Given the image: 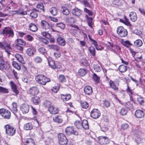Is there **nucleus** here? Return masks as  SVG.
Returning a JSON list of instances; mask_svg holds the SVG:
<instances>
[{
    "instance_id": "nucleus-30",
    "label": "nucleus",
    "mask_w": 145,
    "mask_h": 145,
    "mask_svg": "<svg viewBox=\"0 0 145 145\" xmlns=\"http://www.w3.org/2000/svg\"><path fill=\"white\" fill-rule=\"evenodd\" d=\"M72 14L77 16H79L81 14V10L78 8H75L72 10Z\"/></svg>"
},
{
    "instance_id": "nucleus-57",
    "label": "nucleus",
    "mask_w": 145,
    "mask_h": 145,
    "mask_svg": "<svg viewBox=\"0 0 145 145\" xmlns=\"http://www.w3.org/2000/svg\"><path fill=\"white\" fill-rule=\"evenodd\" d=\"M14 12H15L14 14H16L17 13L20 14L22 15H25L27 14V12L25 11H21L20 10H18L17 11H14Z\"/></svg>"
},
{
    "instance_id": "nucleus-10",
    "label": "nucleus",
    "mask_w": 145,
    "mask_h": 145,
    "mask_svg": "<svg viewBox=\"0 0 145 145\" xmlns=\"http://www.w3.org/2000/svg\"><path fill=\"white\" fill-rule=\"evenodd\" d=\"M101 115L100 111L97 109H93L91 112V116L94 119L98 118Z\"/></svg>"
},
{
    "instance_id": "nucleus-21",
    "label": "nucleus",
    "mask_w": 145,
    "mask_h": 145,
    "mask_svg": "<svg viewBox=\"0 0 145 145\" xmlns=\"http://www.w3.org/2000/svg\"><path fill=\"white\" fill-rule=\"evenodd\" d=\"M53 121L57 123H61L63 121V120L61 116H56L53 117Z\"/></svg>"
},
{
    "instance_id": "nucleus-18",
    "label": "nucleus",
    "mask_w": 145,
    "mask_h": 145,
    "mask_svg": "<svg viewBox=\"0 0 145 145\" xmlns=\"http://www.w3.org/2000/svg\"><path fill=\"white\" fill-rule=\"evenodd\" d=\"M25 145H35L34 140L32 138H27L25 140Z\"/></svg>"
},
{
    "instance_id": "nucleus-25",
    "label": "nucleus",
    "mask_w": 145,
    "mask_h": 145,
    "mask_svg": "<svg viewBox=\"0 0 145 145\" xmlns=\"http://www.w3.org/2000/svg\"><path fill=\"white\" fill-rule=\"evenodd\" d=\"M93 68L94 70L97 72L100 71L102 69V67L99 64L95 63L93 64Z\"/></svg>"
},
{
    "instance_id": "nucleus-64",
    "label": "nucleus",
    "mask_w": 145,
    "mask_h": 145,
    "mask_svg": "<svg viewBox=\"0 0 145 145\" xmlns=\"http://www.w3.org/2000/svg\"><path fill=\"white\" fill-rule=\"evenodd\" d=\"M103 105L106 107L108 108L110 105V103L108 100H105L104 101Z\"/></svg>"
},
{
    "instance_id": "nucleus-27",
    "label": "nucleus",
    "mask_w": 145,
    "mask_h": 145,
    "mask_svg": "<svg viewBox=\"0 0 145 145\" xmlns=\"http://www.w3.org/2000/svg\"><path fill=\"white\" fill-rule=\"evenodd\" d=\"M31 100L35 105L38 104L40 101V98L38 96H35L32 97Z\"/></svg>"
},
{
    "instance_id": "nucleus-24",
    "label": "nucleus",
    "mask_w": 145,
    "mask_h": 145,
    "mask_svg": "<svg viewBox=\"0 0 145 145\" xmlns=\"http://www.w3.org/2000/svg\"><path fill=\"white\" fill-rule=\"evenodd\" d=\"M39 10H36L35 9H34L30 14V16L33 18H36L38 16V13L37 12H39Z\"/></svg>"
},
{
    "instance_id": "nucleus-17",
    "label": "nucleus",
    "mask_w": 145,
    "mask_h": 145,
    "mask_svg": "<svg viewBox=\"0 0 145 145\" xmlns=\"http://www.w3.org/2000/svg\"><path fill=\"white\" fill-rule=\"evenodd\" d=\"M41 24L42 28L45 30L49 29L50 27V24L44 20L41 21Z\"/></svg>"
},
{
    "instance_id": "nucleus-6",
    "label": "nucleus",
    "mask_w": 145,
    "mask_h": 145,
    "mask_svg": "<svg viewBox=\"0 0 145 145\" xmlns=\"http://www.w3.org/2000/svg\"><path fill=\"white\" fill-rule=\"evenodd\" d=\"M117 33L119 36L121 37H125L127 35V30L124 29L122 26H120L118 27Z\"/></svg>"
},
{
    "instance_id": "nucleus-22",
    "label": "nucleus",
    "mask_w": 145,
    "mask_h": 145,
    "mask_svg": "<svg viewBox=\"0 0 145 145\" xmlns=\"http://www.w3.org/2000/svg\"><path fill=\"white\" fill-rule=\"evenodd\" d=\"M33 125L31 123H28L25 124L24 126V129L26 130H29L32 129Z\"/></svg>"
},
{
    "instance_id": "nucleus-40",
    "label": "nucleus",
    "mask_w": 145,
    "mask_h": 145,
    "mask_svg": "<svg viewBox=\"0 0 145 145\" xmlns=\"http://www.w3.org/2000/svg\"><path fill=\"white\" fill-rule=\"evenodd\" d=\"M134 44L137 46L140 47L142 45V42L140 40L138 39L134 42Z\"/></svg>"
},
{
    "instance_id": "nucleus-7",
    "label": "nucleus",
    "mask_w": 145,
    "mask_h": 145,
    "mask_svg": "<svg viewBox=\"0 0 145 145\" xmlns=\"http://www.w3.org/2000/svg\"><path fill=\"white\" fill-rule=\"evenodd\" d=\"M0 114L5 119H9L11 116L10 111L4 108L0 109Z\"/></svg>"
},
{
    "instance_id": "nucleus-36",
    "label": "nucleus",
    "mask_w": 145,
    "mask_h": 145,
    "mask_svg": "<svg viewBox=\"0 0 145 145\" xmlns=\"http://www.w3.org/2000/svg\"><path fill=\"white\" fill-rule=\"evenodd\" d=\"M109 84L111 87L114 90H116L118 89V88L116 87L113 81L110 80L109 81Z\"/></svg>"
},
{
    "instance_id": "nucleus-52",
    "label": "nucleus",
    "mask_w": 145,
    "mask_h": 145,
    "mask_svg": "<svg viewBox=\"0 0 145 145\" xmlns=\"http://www.w3.org/2000/svg\"><path fill=\"white\" fill-rule=\"evenodd\" d=\"M49 65L53 69L56 68V65L54 61L53 60H50L48 61Z\"/></svg>"
},
{
    "instance_id": "nucleus-60",
    "label": "nucleus",
    "mask_w": 145,
    "mask_h": 145,
    "mask_svg": "<svg viewBox=\"0 0 145 145\" xmlns=\"http://www.w3.org/2000/svg\"><path fill=\"white\" fill-rule=\"evenodd\" d=\"M101 130L103 132L107 131L108 129L107 126L106 125H103L101 126Z\"/></svg>"
},
{
    "instance_id": "nucleus-39",
    "label": "nucleus",
    "mask_w": 145,
    "mask_h": 145,
    "mask_svg": "<svg viewBox=\"0 0 145 145\" xmlns=\"http://www.w3.org/2000/svg\"><path fill=\"white\" fill-rule=\"evenodd\" d=\"M89 50L91 54L93 56H95V50L94 47L92 46H90L89 48Z\"/></svg>"
},
{
    "instance_id": "nucleus-43",
    "label": "nucleus",
    "mask_w": 145,
    "mask_h": 145,
    "mask_svg": "<svg viewBox=\"0 0 145 145\" xmlns=\"http://www.w3.org/2000/svg\"><path fill=\"white\" fill-rule=\"evenodd\" d=\"M0 92L3 93H8L9 91L8 89L0 86Z\"/></svg>"
},
{
    "instance_id": "nucleus-38",
    "label": "nucleus",
    "mask_w": 145,
    "mask_h": 145,
    "mask_svg": "<svg viewBox=\"0 0 145 145\" xmlns=\"http://www.w3.org/2000/svg\"><path fill=\"white\" fill-rule=\"evenodd\" d=\"M74 125L78 129H81L82 128V123L79 120L76 121L74 123Z\"/></svg>"
},
{
    "instance_id": "nucleus-59",
    "label": "nucleus",
    "mask_w": 145,
    "mask_h": 145,
    "mask_svg": "<svg viewBox=\"0 0 145 145\" xmlns=\"http://www.w3.org/2000/svg\"><path fill=\"white\" fill-rule=\"evenodd\" d=\"M110 50L111 51L115 52L116 50H121V48L118 45H114L113 48H110Z\"/></svg>"
},
{
    "instance_id": "nucleus-45",
    "label": "nucleus",
    "mask_w": 145,
    "mask_h": 145,
    "mask_svg": "<svg viewBox=\"0 0 145 145\" xmlns=\"http://www.w3.org/2000/svg\"><path fill=\"white\" fill-rule=\"evenodd\" d=\"M34 60L36 63H41L42 59L40 57L37 56L34 59Z\"/></svg>"
},
{
    "instance_id": "nucleus-8",
    "label": "nucleus",
    "mask_w": 145,
    "mask_h": 145,
    "mask_svg": "<svg viewBox=\"0 0 145 145\" xmlns=\"http://www.w3.org/2000/svg\"><path fill=\"white\" fill-rule=\"evenodd\" d=\"M98 138L99 143L101 145H106L109 142V140L106 137L99 136L98 137Z\"/></svg>"
},
{
    "instance_id": "nucleus-44",
    "label": "nucleus",
    "mask_w": 145,
    "mask_h": 145,
    "mask_svg": "<svg viewBox=\"0 0 145 145\" xmlns=\"http://www.w3.org/2000/svg\"><path fill=\"white\" fill-rule=\"evenodd\" d=\"M38 51L40 53L44 55H45L46 54V51L44 48H40L38 49Z\"/></svg>"
},
{
    "instance_id": "nucleus-31",
    "label": "nucleus",
    "mask_w": 145,
    "mask_h": 145,
    "mask_svg": "<svg viewBox=\"0 0 145 145\" xmlns=\"http://www.w3.org/2000/svg\"><path fill=\"white\" fill-rule=\"evenodd\" d=\"M57 41L58 44L62 46H64L65 44V42L64 40L61 37H58L57 39Z\"/></svg>"
},
{
    "instance_id": "nucleus-34",
    "label": "nucleus",
    "mask_w": 145,
    "mask_h": 145,
    "mask_svg": "<svg viewBox=\"0 0 145 145\" xmlns=\"http://www.w3.org/2000/svg\"><path fill=\"white\" fill-rule=\"evenodd\" d=\"M50 13L54 16L56 15L58 12L57 8L55 7H52L50 9Z\"/></svg>"
},
{
    "instance_id": "nucleus-12",
    "label": "nucleus",
    "mask_w": 145,
    "mask_h": 145,
    "mask_svg": "<svg viewBox=\"0 0 145 145\" xmlns=\"http://www.w3.org/2000/svg\"><path fill=\"white\" fill-rule=\"evenodd\" d=\"M135 116L137 118H142L144 115L143 111L140 110H137L135 112Z\"/></svg>"
},
{
    "instance_id": "nucleus-42",
    "label": "nucleus",
    "mask_w": 145,
    "mask_h": 145,
    "mask_svg": "<svg viewBox=\"0 0 145 145\" xmlns=\"http://www.w3.org/2000/svg\"><path fill=\"white\" fill-rule=\"evenodd\" d=\"M93 79L94 81L97 83L99 82L100 78L95 73L93 74Z\"/></svg>"
},
{
    "instance_id": "nucleus-37",
    "label": "nucleus",
    "mask_w": 145,
    "mask_h": 145,
    "mask_svg": "<svg viewBox=\"0 0 145 145\" xmlns=\"http://www.w3.org/2000/svg\"><path fill=\"white\" fill-rule=\"evenodd\" d=\"M15 57L21 63H24V61L23 59L20 55L19 54H16L15 55Z\"/></svg>"
},
{
    "instance_id": "nucleus-29",
    "label": "nucleus",
    "mask_w": 145,
    "mask_h": 145,
    "mask_svg": "<svg viewBox=\"0 0 145 145\" xmlns=\"http://www.w3.org/2000/svg\"><path fill=\"white\" fill-rule=\"evenodd\" d=\"M80 104L81 106L83 108L86 109L89 106V104L88 103L85 101H81Z\"/></svg>"
},
{
    "instance_id": "nucleus-14",
    "label": "nucleus",
    "mask_w": 145,
    "mask_h": 145,
    "mask_svg": "<svg viewBox=\"0 0 145 145\" xmlns=\"http://www.w3.org/2000/svg\"><path fill=\"white\" fill-rule=\"evenodd\" d=\"M84 91L85 93L87 95H91L93 92L92 88L89 86H86L84 88Z\"/></svg>"
},
{
    "instance_id": "nucleus-50",
    "label": "nucleus",
    "mask_w": 145,
    "mask_h": 145,
    "mask_svg": "<svg viewBox=\"0 0 145 145\" xmlns=\"http://www.w3.org/2000/svg\"><path fill=\"white\" fill-rule=\"evenodd\" d=\"M62 8L63 10H62V12L64 15H67L69 14V10L66 7H63Z\"/></svg>"
},
{
    "instance_id": "nucleus-48",
    "label": "nucleus",
    "mask_w": 145,
    "mask_h": 145,
    "mask_svg": "<svg viewBox=\"0 0 145 145\" xmlns=\"http://www.w3.org/2000/svg\"><path fill=\"white\" fill-rule=\"evenodd\" d=\"M12 64L13 66L18 70H20L21 69V67L18 64L16 61H13L12 62Z\"/></svg>"
},
{
    "instance_id": "nucleus-5",
    "label": "nucleus",
    "mask_w": 145,
    "mask_h": 145,
    "mask_svg": "<svg viewBox=\"0 0 145 145\" xmlns=\"http://www.w3.org/2000/svg\"><path fill=\"white\" fill-rule=\"evenodd\" d=\"M0 48L4 50L8 54H10L9 50L11 49L10 44L8 43L6 41L0 42Z\"/></svg>"
},
{
    "instance_id": "nucleus-47",
    "label": "nucleus",
    "mask_w": 145,
    "mask_h": 145,
    "mask_svg": "<svg viewBox=\"0 0 145 145\" xmlns=\"http://www.w3.org/2000/svg\"><path fill=\"white\" fill-rule=\"evenodd\" d=\"M16 41L17 42V44H18L19 45H25V42L22 39H16Z\"/></svg>"
},
{
    "instance_id": "nucleus-62",
    "label": "nucleus",
    "mask_w": 145,
    "mask_h": 145,
    "mask_svg": "<svg viewBox=\"0 0 145 145\" xmlns=\"http://www.w3.org/2000/svg\"><path fill=\"white\" fill-rule=\"evenodd\" d=\"M37 7L38 8H39L42 10L44 12V5L42 3L38 4L37 5Z\"/></svg>"
},
{
    "instance_id": "nucleus-41",
    "label": "nucleus",
    "mask_w": 145,
    "mask_h": 145,
    "mask_svg": "<svg viewBox=\"0 0 145 145\" xmlns=\"http://www.w3.org/2000/svg\"><path fill=\"white\" fill-rule=\"evenodd\" d=\"M86 73V71L85 69H80L78 71V74L79 75L81 76H83L85 75Z\"/></svg>"
},
{
    "instance_id": "nucleus-20",
    "label": "nucleus",
    "mask_w": 145,
    "mask_h": 145,
    "mask_svg": "<svg viewBox=\"0 0 145 145\" xmlns=\"http://www.w3.org/2000/svg\"><path fill=\"white\" fill-rule=\"evenodd\" d=\"M35 51V49L34 48L30 47L27 49L26 52L29 56H31L34 54Z\"/></svg>"
},
{
    "instance_id": "nucleus-28",
    "label": "nucleus",
    "mask_w": 145,
    "mask_h": 145,
    "mask_svg": "<svg viewBox=\"0 0 145 145\" xmlns=\"http://www.w3.org/2000/svg\"><path fill=\"white\" fill-rule=\"evenodd\" d=\"M1 65H2L4 68L3 69H5L8 70L9 69L10 67L8 63H5V61L3 60H1Z\"/></svg>"
},
{
    "instance_id": "nucleus-2",
    "label": "nucleus",
    "mask_w": 145,
    "mask_h": 145,
    "mask_svg": "<svg viewBox=\"0 0 145 145\" xmlns=\"http://www.w3.org/2000/svg\"><path fill=\"white\" fill-rule=\"evenodd\" d=\"M1 35H5L8 36V37L12 38L14 35V31L13 29L9 27H5L3 30L2 32L1 33Z\"/></svg>"
},
{
    "instance_id": "nucleus-13",
    "label": "nucleus",
    "mask_w": 145,
    "mask_h": 145,
    "mask_svg": "<svg viewBox=\"0 0 145 145\" xmlns=\"http://www.w3.org/2000/svg\"><path fill=\"white\" fill-rule=\"evenodd\" d=\"M39 91L36 87H33L31 88L29 90V93L32 95H37L39 93Z\"/></svg>"
},
{
    "instance_id": "nucleus-33",
    "label": "nucleus",
    "mask_w": 145,
    "mask_h": 145,
    "mask_svg": "<svg viewBox=\"0 0 145 145\" xmlns=\"http://www.w3.org/2000/svg\"><path fill=\"white\" fill-rule=\"evenodd\" d=\"M17 105L15 102H13L12 104V109L13 113L15 114L18 111Z\"/></svg>"
},
{
    "instance_id": "nucleus-19",
    "label": "nucleus",
    "mask_w": 145,
    "mask_h": 145,
    "mask_svg": "<svg viewBox=\"0 0 145 145\" xmlns=\"http://www.w3.org/2000/svg\"><path fill=\"white\" fill-rule=\"evenodd\" d=\"M129 16L131 20L133 22H135L137 20V17L135 12H131Z\"/></svg>"
},
{
    "instance_id": "nucleus-46",
    "label": "nucleus",
    "mask_w": 145,
    "mask_h": 145,
    "mask_svg": "<svg viewBox=\"0 0 145 145\" xmlns=\"http://www.w3.org/2000/svg\"><path fill=\"white\" fill-rule=\"evenodd\" d=\"M42 35L48 39H50L51 35L47 32H43L41 33Z\"/></svg>"
},
{
    "instance_id": "nucleus-23",
    "label": "nucleus",
    "mask_w": 145,
    "mask_h": 145,
    "mask_svg": "<svg viewBox=\"0 0 145 145\" xmlns=\"http://www.w3.org/2000/svg\"><path fill=\"white\" fill-rule=\"evenodd\" d=\"M61 99L64 101H67L69 100L71 96L69 94H66L65 95L61 94Z\"/></svg>"
},
{
    "instance_id": "nucleus-4",
    "label": "nucleus",
    "mask_w": 145,
    "mask_h": 145,
    "mask_svg": "<svg viewBox=\"0 0 145 145\" xmlns=\"http://www.w3.org/2000/svg\"><path fill=\"white\" fill-rule=\"evenodd\" d=\"M58 140L60 145H66L68 140L65 135L62 133L58 134Z\"/></svg>"
},
{
    "instance_id": "nucleus-63",
    "label": "nucleus",
    "mask_w": 145,
    "mask_h": 145,
    "mask_svg": "<svg viewBox=\"0 0 145 145\" xmlns=\"http://www.w3.org/2000/svg\"><path fill=\"white\" fill-rule=\"evenodd\" d=\"M125 106L129 110L132 109L133 108V105L129 102L126 103Z\"/></svg>"
},
{
    "instance_id": "nucleus-3",
    "label": "nucleus",
    "mask_w": 145,
    "mask_h": 145,
    "mask_svg": "<svg viewBox=\"0 0 145 145\" xmlns=\"http://www.w3.org/2000/svg\"><path fill=\"white\" fill-rule=\"evenodd\" d=\"M5 132L7 135L10 136H13L16 132V129L12 126L7 125L4 126Z\"/></svg>"
},
{
    "instance_id": "nucleus-61",
    "label": "nucleus",
    "mask_w": 145,
    "mask_h": 145,
    "mask_svg": "<svg viewBox=\"0 0 145 145\" xmlns=\"http://www.w3.org/2000/svg\"><path fill=\"white\" fill-rule=\"evenodd\" d=\"M59 79L60 81L61 82H64L66 81L65 78L63 75H60L59 76Z\"/></svg>"
},
{
    "instance_id": "nucleus-9",
    "label": "nucleus",
    "mask_w": 145,
    "mask_h": 145,
    "mask_svg": "<svg viewBox=\"0 0 145 145\" xmlns=\"http://www.w3.org/2000/svg\"><path fill=\"white\" fill-rule=\"evenodd\" d=\"M65 132L68 135L71 134H74L75 135H78V132L74 130L73 128L71 126L67 127L65 129Z\"/></svg>"
},
{
    "instance_id": "nucleus-49",
    "label": "nucleus",
    "mask_w": 145,
    "mask_h": 145,
    "mask_svg": "<svg viewBox=\"0 0 145 145\" xmlns=\"http://www.w3.org/2000/svg\"><path fill=\"white\" fill-rule=\"evenodd\" d=\"M56 26L57 27H59L61 29H64L65 28V24L61 23H58L56 24Z\"/></svg>"
},
{
    "instance_id": "nucleus-26",
    "label": "nucleus",
    "mask_w": 145,
    "mask_h": 145,
    "mask_svg": "<svg viewBox=\"0 0 145 145\" xmlns=\"http://www.w3.org/2000/svg\"><path fill=\"white\" fill-rule=\"evenodd\" d=\"M29 27L30 30L33 32L36 31L38 30V28L34 24L30 23L29 25Z\"/></svg>"
},
{
    "instance_id": "nucleus-58",
    "label": "nucleus",
    "mask_w": 145,
    "mask_h": 145,
    "mask_svg": "<svg viewBox=\"0 0 145 145\" xmlns=\"http://www.w3.org/2000/svg\"><path fill=\"white\" fill-rule=\"evenodd\" d=\"M137 100L139 104L141 105H143L144 103V99L141 97H139L137 98Z\"/></svg>"
},
{
    "instance_id": "nucleus-11",
    "label": "nucleus",
    "mask_w": 145,
    "mask_h": 145,
    "mask_svg": "<svg viewBox=\"0 0 145 145\" xmlns=\"http://www.w3.org/2000/svg\"><path fill=\"white\" fill-rule=\"evenodd\" d=\"M20 108L23 113L26 114L29 111V106L27 104H23L21 105Z\"/></svg>"
},
{
    "instance_id": "nucleus-15",
    "label": "nucleus",
    "mask_w": 145,
    "mask_h": 145,
    "mask_svg": "<svg viewBox=\"0 0 145 145\" xmlns=\"http://www.w3.org/2000/svg\"><path fill=\"white\" fill-rule=\"evenodd\" d=\"M10 85L13 91L15 93L16 95H18L19 92L17 89V86L16 84L14 82L10 81Z\"/></svg>"
},
{
    "instance_id": "nucleus-51",
    "label": "nucleus",
    "mask_w": 145,
    "mask_h": 145,
    "mask_svg": "<svg viewBox=\"0 0 145 145\" xmlns=\"http://www.w3.org/2000/svg\"><path fill=\"white\" fill-rule=\"evenodd\" d=\"M80 63L84 65L87 66L88 65V61L85 58H82L80 60Z\"/></svg>"
},
{
    "instance_id": "nucleus-53",
    "label": "nucleus",
    "mask_w": 145,
    "mask_h": 145,
    "mask_svg": "<svg viewBox=\"0 0 145 145\" xmlns=\"http://www.w3.org/2000/svg\"><path fill=\"white\" fill-rule=\"evenodd\" d=\"M122 44L123 46L127 48L129 47V46L132 45V44L128 40H126L125 41L123 42L122 43Z\"/></svg>"
},
{
    "instance_id": "nucleus-1",
    "label": "nucleus",
    "mask_w": 145,
    "mask_h": 145,
    "mask_svg": "<svg viewBox=\"0 0 145 145\" xmlns=\"http://www.w3.org/2000/svg\"><path fill=\"white\" fill-rule=\"evenodd\" d=\"M36 81L39 84L45 85L47 82L50 81L49 78L42 74H39L35 76Z\"/></svg>"
},
{
    "instance_id": "nucleus-35",
    "label": "nucleus",
    "mask_w": 145,
    "mask_h": 145,
    "mask_svg": "<svg viewBox=\"0 0 145 145\" xmlns=\"http://www.w3.org/2000/svg\"><path fill=\"white\" fill-rule=\"evenodd\" d=\"M119 70L121 72H124L127 70V67L123 65H121L119 67Z\"/></svg>"
},
{
    "instance_id": "nucleus-16",
    "label": "nucleus",
    "mask_w": 145,
    "mask_h": 145,
    "mask_svg": "<svg viewBox=\"0 0 145 145\" xmlns=\"http://www.w3.org/2000/svg\"><path fill=\"white\" fill-rule=\"evenodd\" d=\"M48 111L52 114H57L59 112L58 108L55 107L54 106H50L48 108Z\"/></svg>"
},
{
    "instance_id": "nucleus-55",
    "label": "nucleus",
    "mask_w": 145,
    "mask_h": 145,
    "mask_svg": "<svg viewBox=\"0 0 145 145\" xmlns=\"http://www.w3.org/2000/svg\"><path fill=\"white\" fill-rule=\"evenodd\" d=\"M127 112V110L125 108L121 109L120 112V114L122 116L125 115Z\"/></svg>"
},
{
    "instance_id": "nucleus-56",
    "label": "nucleus",
    "mask_w": 145,
    "mask_h": 145,
    "mask_svg": "<svg viewBox=\"0 0 145 145\" xmlns=\"http://www.w3.org/2000/svg\"><path fill=\"white\" fill-rule=\"evenodd\" d=\"M59 88V86L58 85L56 86H54L51 89L52 91L55 93H56L57 92Z\"/></svg>"
},
{
    "instance_id": "nucleus-54",
    "label": "nucleus",
    "mask_w": 145,
    "mask_h": 145,
    "mask_svg": "<svg viewBox=\"0 0 145 145\" xmlns=\"http://www.w3.org/2000/svg\"><path fill=\"white\" fill-rule=\"evenodd\" d=\"M88 25L91 28H92L93 24L92 19L91 18H88Z\"/></svg>"
},
{
    "instance_id": "nucleus-32",
    "label": "nucleus",
    "mask_w": 145,
    "mask_h": 145,
    "mask_svg": "<svg viewBox=\"0 0 145 145\" xmlns=\"http://www.w3.org/2000/svg\"><path fill=\"white\" fill-rule=\"evenodd\" d=\"M82 128L85 129H89V126L87 120H83L82 122Z\"/></svg>"
}]
</instances>
